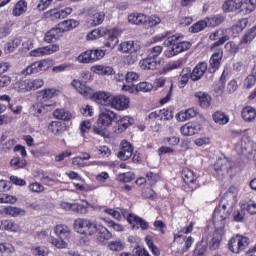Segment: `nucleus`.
I'll list each match as a JSON object with an SVG mask.
<instances>
[{"label":"nucleus","instance_id":"1","mask_svg":"<svg viewBox=\"0 0 256 256\" xmlns=\"http://www.w3.org/2000/svg\"><path fill=\"white\" fill-rule=\"evenodd\" d=\"M184 37L185 36H183V34H174L167 37L164 41V45L172 47L164 51L165 57L169 59L171 57H175V55H179V53H183L188 51V49H191V42L183 40Z\"/></svg>","mask_w":256,"mask_h":256},{"label":"nucleus","instance_id":"2","mask_svg":"<svg viewBox=\"0 0 256 256\" xmlns=\"http://www.w3.org/2000/svg\"><path fill=\"white\" fill-rule=\"evenodd\" d=\"M235 203V195L232 192H227L221 199L218 207L215 208L213 213L214 223H224L233 209Z\"/></svg>","mask_w":256,"mask_h":256},{"label":"nucleus","instance_id":"3","mask_svg":"<svg viewBox=\"0 0 256 256\" xmlns=\"http://www.w3.org/2000/svg\"><path fill=\"white\" fill-rule=\"evenodd\" d=\"M229 39H231L230 36H223L210 47V51H213V54L209 61L208 73H215L217 69L221 67V61H223V48L221 47L225 45Z\"/></svg>","mask_w":256,"mask_h":256},{"label":"nucleus","instance_id":"4","mask_svg":"<svg viewBox=\"0 0 256 256\" xmlns=\"http://www.w3.org/2000/svg\"><path fill=\"white\" fill-rule=\"evenodd\" d=\"M116 119L117 113H115L113 110H102L98 116V126L94 127L93 129L95 135H99L100 137H107V129L113 125V121Z\"/></svg>","mask_w":256,"mask_h":256},{"label":"nucleus","instance_id":"5","mask_svg":"<svg viewBox=\"0 0 256 256\" xmlns=\"http://www.w3.org/2000/svg\"><path fill=\"white\" fill-rule=\"evenodd\" d=\"M54 233L59 239L52 237L50 243L57 247V249H67V239L71 237V229L65 224H58L54 227Z\"/></svg>","mask_w":256,"mask_h":256},{"label":"nucleus","instance_id":"6","mask_svg":"<svg viewBox=\"0 0 256 256\" xmlns=\"http://www.w3.org/2000/svg\"><path fill=\"white\" fill-rule=\"evenodd\" d=\"M53 63L54 61L51 58H46L33 62L28 65L24 70H22L21 74L24 75V77H27L28 75H37V73H41L43 71L51 69V67H53Z\"/></svg>","mask_w":256,"mask_h":256},{"label":"nucleus","instance_id":"7","mask_svg":"<svg viewBox=\"0 0 256 256\" xmlns=\"http://www.w3.org/2000/svg\"><path fill=\"white\" fill-rule=\"evenodd\" d=\"M74 229L80 235H95L97 234V223L89 219L78 218L74 222Z\"/></svg>","mask_w":256,"mask_h":256},{"label":"nucleus","instance_id":"8","mask_svg":"<svg viewBox=\"0 0 256 256\" xmlns=\"http://www.w3.org/2000/svg\"><path fill=\"white\" fill-rule=\"evenodd\" d=\"M249 247V238L241 235H235L228 241V249L231 253L239 255Z\"/></svg>","mask_w":256,"mask_h":256},{"label":"nucleus","instance_id":"9","mask_svg":"<svg viewBox=\"0 0 256 256\" xmlns=\"http://www.w3.org/2000/svg\"><path fill=\"white\" fill-rule=\"evenodd\" d=\"M130 103L131 99L129 97L125 95H114L110 107L116 111H127V109H129Z\"/></svg>","mask_w":256,"mask_h":256},{"label":"nucleus","instance_id":"10","mask_svg":"<svg viewBox=\"0 0 256 256\" xmlns=\"http://www.w3.org/2000/svg\"><path fill=\"white\" fill-rule=\"evenodd\" d=\"M59 49V44H50L48 46L32 50L30 52V57H47L49 55H53V53H57Z\"/></svg>","mask_w":256,"mask_h":256},{"label":"nucleus","instance_id":"11","mask_svg":"<svg viewBox=\"0 0 256 256\" xmlns=\"http://www.w3.org/2000/svg\"><path fill=\"white\" fill-rule=\"evenodd\" d=\"M202 129L203 126L199 122H188L180 128V131L184 137H193Z\"/></svg>","mask_w":256,"mask_h":256},{"label":"nucleus","instance_id":"12","mask_svg":"<svg viewBox=\"0 0 256 256\" xmlns=\"http://www.w3.org/2000/svg\"><path fill=\"white\" fill-rule=\"evenodd\" d=\"M113 94L105 91H98L93 94V99L99 105H104V107H111L113 102Z\"/></svg>","mask_w":256,"mask_h":256},{"label":"nucleus","instance_id":"13","mask_svg":"<svg viewBox=\"0 0 256 256\" xmlns=\"http://www.w3.org/2000/svg\"><path fill=\"white\" fill-rule=\"evenodd\" d=\"M139 67L142 68L144 71H155L159 69V67H161V61L147 56L146 58L140 60Z\"/></svg>","mask_w":256,"mask_h":256},{"label":"nucleus","instance_id":"14","mask_svg":"<svg viewBox=\"0 0 256 256\" xmlns=\"http://www.w3.org/2000/svg\"><path fill=\"white\" fill-rule=\"evenodd\" d=\"M243 0H225L222 4V10L225 13H241Z\"/></svg>","mask_w":256,"mask_h":256},{"label":"nucleus","instance_id":"15","mask_svg":"<svg viewBox=\"0 0 256 256\" xmlns=\"http://www.w3.org/2000/svg\"><path fill=\"white\" fill-rule=\"evenodd\" d=\"M127 221L132 225L133 229H141L142 231L149 229V222L135 214H130Z\"/></svg>","mask_w":256,"mask_h":256},{"label":"nucleus","instance_id":"16","mask_svg":"<svg viewBox=\"0 0 256 256\" xmlns=\"http://www.w3.org/2000/svg\"><path fill=\"white\" fill-rule=\"evenodd\" d=\"M122 147L118 152V159L121 161H127L133 156V146L127 140H123L121 143Z\"/></svg>","mask_w":256,"mask_h":256},{"label":"nucleus","instance_id":"17","mask_svg":"<svg viewBox=\"0 0 256 256\" xmlns=\"http://www.w3.org/2000/svg\"><path fill=\"white\" fill-rule=\"evenodd\" d=\"M223 235H225V230L223 228H218L213 232L212 239L210 241L211 251H217L221 247V242L223 241Z\"/></svg>","mask_w":256,"mask_h":256},{"label":"nucleus","instance_id":"18","mask_svg":"<svg viewBox=\"0 0 256 256\" xmlns=\"http://www.w3.org/2000/svg\"><path fill=\"white\" fill-rule=\"evenodd\" d=\"M71 85L74 89L77 90L80 95L83 97H91L93 95V89L89 86H86L81 80L74 79L71 82Z\"/></svg>","mask_w":256,"mask_h":256},{"label":"nucleus","instance_id":"19","mask_svg":"<svg viewBox=\"0 0 256 256\" xmlns=\"http://www.w3.org/2000/svg\"><path fill=\"white\" fill-rule=\"evenodd\" d=\"M207 70L209 71L207 62L198 63L191 72V80L199 81V79H201V77H203V75H205Z\"/></svg>","mask_w":256,"mask_h":256},{"label":"nucleus","instance_id":"20","mask_svg":"<svg viewBox=\"0 0 256 256\" xmlns=\"http://www.w3.org/2000/svg\"><path fill=\"white\" fill-rule=\"evenodd\" d=\"M92 73H95L96 75L109 76L115 74V69L111 66H105V65H94L91 67Z\"/></svg>","mask_w":256,"mask_h":256},{"label":"nucleus","instance_id":"21","mask_svg":"<svg viewBox=\"0 0 256 256\" xmlns=\"http://www.w3.org/2000/svg\"><path fill=\"white\" fill-rule=\"evenodd\" d=\"M73 13V9L70 7L64 9H53L48 12V15L52 17V19H65L68 15Z\"/></svg>","mask_w":256,"mask_h":256},{"label":"nucleus","instance_id":"22","mask_svg":"<svg viewBox=\"0 0 256 256\" xmlns=\"http://www.w3.org/2000/svg\"><path fill=\"white\" fill-rule=\"evenodd\" d=\"M79 25V21L77 20H64L58 24V29L59 33H65L67 31H71V29H75Z\"/></svg>","mask_w":256,"mask_h":256},{"label":"nucleus","instance_id":"23","mask_svg":"<svg viewBox=\"0 0 256 256\" xmlns=\"http://www.w3.org/2000/svg\"><path fill=\"white\" fill-rule=\"evenodd\" d=\"M96 233L99 241H109L111 237H113V234L103 225L96 224Z\"/></svg>","mask_w":256,"mask_h":256},{"label":"nucleus","instance_id":"24","mask_svg":"<svg viewBox=\"0 0 256 256\" xmlns=\"http://www.w3.org/2000/svg\"><path fill=\"white\" fill-rule=\"evenodd\" d=\"M52 107L51 104H43L41 102L35 103L31 108L30 112L35 117H39V115H45L47 113V108Z\"/></svg>","mask_w":256,"mask_h":256},{"label":"nucleus","instance_id":"25","mask_svg":"<svg viewBox=\"0 0 256 256\" xmlns=\"http://www.w3.org/2000/svg\"><path fill=\"white\" fill-rule=\"evenodd\" d=\"M3 213H5V215H9L10 217H23L27 212L23 208L6 206L3 209Z\"/></svg>","mask_w":256,"mask_h":256},{"label":"nucleus","instance_id":"26","mask_svg":"<svg viewBox=\"0 0 256 256\" xmlns=\"http://www.w3.org/2000/svg\"><path fill=\"white\" fill-rule=\"evenodd\" d=\"M256 37V24L248 29L240 40V45H249Z\"/></svg>","mask_w":256,"mask_h":256},{"label":"nucleus","instance_id":"27","mask_svg":"<svg viewBox=\"0 0 256 256\" xmlns=\"http://www.w3.org/2000/svg\"><path fill=\"white\" fill-rule=\"evenodd\" d=\"M256 118V110L251 106H246L242 109V119L246 121V123H251L255 121Z\"/></svg>","mask_w":256,"mask_h":256},{"label":"nucleus","instance_id":"28","mask_svg":"<svg viewBox=\"0 0 256 256\" xmlns=\"http://www.w3.org/2000/svg\"><path fill=\"white\" fill-rule=\"evenodd\" d=\"M128 21L133 25H143L147 23V15L143 13H133L128 16Z\"/></svg>","mask_w":256,"mask_h":256},{"label":"nucleus","instance_id":"29","mask_svg":"<svg viewBox=\"0 0 256 256\" xmlns=\"http://www.w3.org/2000/svg\"><path fill=\"white\" fill-rule=\"evenodd\" d=\"M256 9V0H242L241 13L243 15H250Z\"/></svg>","mask_w":256,"mask_h":256},{"label":"nucleus","instance_id":"30","mask_svg":"<svg viewBox=\"0 0 256 256\" xmlns=\"http://www.w3.org/2000/svg\"><path fill=\"white\" fill-rule=\"evenodd\" d=\"M0 231H13L14 233L19 231V224L13 220L0 221Z\"/></svg>","mask_w":256,"mask_h":256},{"label":"nucleus","instance_id":"31","mask_svg":"<svg viewBox=\"0 0 256 256\" xmlns=\"http://www.w3.org/2000/svg\"><path fill=\"white\" fill-rule=\"evenodd\" d=\"M108 32H109V30L107 28L100 27V28L92 30L87 35V39L89 41H95V39H100V37H105V35H107Z\"/></svg>","mask_w":256,"mask_h":256},{"label":"nucleus","instance_id":"32","mask_svg":"<svg viewBox=\"0 0 256 256\" xmlns=\"http://www.w3.org/2000/svg\"><path fill=\"white\" fill-rule=\"evenodd\" d=\"M212 119L218 125H227L229 123V115L223 111H216L212 115Z\"/></svg>","mask_w":256,"mask_h":256},{"label":"nucleus","instance_id":"33","mask_svg":"<svg viewBox=\"0 0 256 256\" xmlns=\"http://www.w3.org/2000/svg\"><path fill=\"white\" fill-rule=\"evenodd\" d=\"M196 99H198L200 106L203 109H207V107H209V105H211V96H209L207 93L205 92H197L195 94Z\"/></svg>","mask_w":256,"mask_h":256},{"label":"nucleus","instance_id":"34","mask_svg":"<svg viewBox=\"0 0 256 256\" xmlns=\"http://www.w3.org/2000/svg\"><path fill=\"white\" fill-rule=\"evenodd\" d=\"M25 11H27V1L20 0L16 3L14 9L12 10V15H14V17H21Z\"/></svg>","mask_w":256,"mask_h":256},{"label":"nucleus","instance_id":"35","mask_svg":"<svg viewBox=\"0 0 256 256\" xmlns=\"http://www.w3.org/2000/svg\"><path fill=\"white\" fill-rule=\"evenodd\" d=\"M182 179L186 185H193L197 180L195 179V174L189 168H184L182 170Z\"/></svg>","mask_w":256,"mask_h":256},{"label":"nucleus","instance_id":"36","mask_svg":"<svg viewBox=\"0 0 256 256\" xmlns=\"http://www.w3.org/2000/svg\"><path fill=\"white\" fill-rule=\"evenodd\" d=\"M118 51L121 53H135V42L130 40L120 43Z\"/></svg>","mask_w":256,"mask_h":256},{"label":"nucleus","instance_id":"37","mask_svg":"<svg viewBox=\"0 0 256 256\" xmlns=\"http://www.w3.org/2000/svg\"><path fill=\"white\" fill-rule=\"evenodd\" d=\"M191 79V70L189 68H184L178 77V83L181 87H185Z\"/></svg>","mask_w":256,"mask_h":256},{"label":"nucleus","instance_id":"38","mask_svg":"<svg viewBox=\"0 0 256 256\" xmlns=\"http://www.w3.org/2000/svg\"><path fill=\"white\" fill-rule=\"evenodd\" d=\"M53 115L56 119H60L62 121H71V117H73L71 112H69L65 109H56L53 112Z\"/></svg>","mask_w":256,"mask_h":256},{"label":"nucleus","instance_id":"39","mask_svg":"<svg viewBox=\"0 0 256 256\" xmlns=\"http://www.w3.org/2000/svg\"><path fill=\"white\" fill-rule=\"evenodd\" d=\"M105 21V12H95L92 16H90L89 23L96 27V25H101Z\"/></svg>","mask_w":256,"mask_h":256},{"label":"nucleus","instance_id":"40","mask_svg":"<svg viewBox=\"0 0 256 256\" xmlns=\"http://www.w3.org/2000/svg\"><path fill=\"white\" fill-rule=\"evenodd\" d=\"M225 21V17L222 15H214L209 18H206V23L208 27H218V25H221Z\"/></svg>","mask_w":256,"mask_h":256},{"label":"nucleus","instance_id":"41","mask_svg":"<svg viewBox=\"0 0 256 256\" xmlns=\"http://www.w3.org/2000/svg\"><path fill=\"white\" fill-rule=\"evenodd\" d=\"M14 89L19 93H27V91H30L29 79L17 81L14 84Z\"/></svg>","mask_w":256,"mask_h":256},{"label":"nucleus","instance_id":"42","mask_svg":"<svg viewBox=\"0 0 256 256\" xmlns=\"http://www.w3.org/2000/svg\"><path fill=\"white\" fill-rule=\"evenodd\" d=\"M161 53H163V46L160 45L151 47L146 51L147 57L156 59V61L159 59V55H161Z\"/></svg>","mask_w":256,"mask_h":256},{"label":"nucleus","instance_id":"43","mask_svg":"<svg viewBox=\"0 0 256 256\" xmlns=\"http://www.w3.org/2000/svg\"><path fill=\"white\" fill-rule=\"evenodd\" d=\"M36 177H38L39 181L44 183V185H53L56 183L55 178L49 176L47 172H39Z\"/></svg>","mask_w":256,"mask_h":256},{"label":"nucleus","instance_id":"44","mask_svg":"<svg viewBox=\"0 0 256 256\" xmlns=\"http://www.w3.org/2000/svg\"><path fill=\"white\" fill-rule=\"evenodd\" d=\"M116 120L118 121V125L121 131H125V129L133 125V118L129 116H123L120 120L119 119H116Z\"/></svg>","mask_w":256,"mask_h":256},{"label":"nucleus","instance_id":"45","mask_svg":"<svg viewBox=\"0 0 256 256\" xmlns=\"http://www.w3.org/2000/svg\"><path fill=\"white\" fill-rule=\"evenodd\" d=\"M0 253H2V255H11L15 253V246L7 242L0 243Z\"/></svg>","mask_w":256,"mask_h":256},{"label":"nucleus","instance_id":"46","mask_svg":"<svg viewBox=\"0 0 256 256\" xmlns=\"http://www.w3.org/2000/svg\"><path fill=\"white\" fill-rule=\"evenodd\" d=\"M90 51V57L92 59V63H95L96 61H101L103 57H105V51L101 49H91Z\"/></svg>","mask_w":256,"mask_h":256},{"label":"nucleus","instance_id":"47","mask_svg":"<svg viewBox=\"0 0 256 256\" xmlns=\"http://www.w3.org/2000/svg\"><path fill=\"white\" fill-rule=\"evenodd\" d=\"M117 43H119V38L113 33H108V37L104 44L105 47H109V49H115Z\"/></svg>","mask_w":256,"mask_h":256},{"label":"nucleus","instance_id":"48","mask_svg":"<svg viewBox=\"0 0 256 256\" xmlns=\"http://www.w3.org/2000/svg\"><path fill=\"white\" fill-rule=\"evenodd\" d=\"M28 83H29L30 91H36V89H41V87L45 85V81H43V79L41 78L28 79Z\"/></svg>","mask_w":256,"mask_h":256},{"label":"nucleus","instance_id":"49","mask_svg":"<svg viewBox=\"0 0 256 256\" xmlns=\"http://www.w3.org/2000/svg\"><path fill=\"white\" fill-rule=\"evenodd\" d=\"M207 27V20H200L191 26L190 31L192 33H200V31H203Z\"/></svg>","mask_w":256,"mask_h":256},{"label":"nucleus","instance_id":"50","mask_svg":"<svg viewBox=\"0 0 256 256\" xmlns=\"http://www.w3.org/2000/svg\"><path fill=\"white\" fill-rule=\"evenodd\" d=\"M10 165L14 169H23V167H26L27 161L25 159H21L19 157H15L10 161Z\"/></svg>","mask_w":256,"mask_h":256},{"label":"nucleus","instance_id":"51","mask_svg":"<svg viewBox=\"0 0 256 256\" xmlns=\"http://www.w3.org/2000/svg\"><path fill=\"white\" fill-rule=\"evenodd\" d=\"M77 61H79L80 63H83V64L93 63V61L91 59L90 50H86V51L80 53L77 57Z\"/></svg>","mask_w":256,"mask_h":256},{"label":"nucleus","instance_id":"52","mask_svg":"<svg viewBox=\"0 0 256 256\" xmlns=\"http://www.w3.org/2000/svg\"><path fill=\"white\" fill-rule=\"evenodd\" d=\"M135 179V173L126 172L118 175V181L121 183H131Z\"/></svg>","mask_w":256,"mask_h":256},{"label":"nucleus","instance_id":"53","mask_svg":"<svg viewBox=\"0 0 256 256\" xmlns=\"http://www.w3.org/2000/svg\"><path fill=\"white\" fill-rule=\"evenodd\" d=\"M226 33L227 29H217L209 35V39L210 41H217V39H221V37H229Z\"/></svg>","mask_w":256,"mask_h":256},{"label":"nucleus","instance_id":"54","mask_svg":"<svg viewBox=\"0 0 256 256\" xmlns=\"http://www.w3.org/2000/svg\"><path fill=\"white\" fill-rule=\"evenodd\" d=\"M224 49L231 55H236L239 51V44H236L235 41H229L225 44Z\"/></svg>","mask_w":256,"mask_h":256},{"label":"nucleus","instance_id":"55","mask_svg":"<svg viewBox=\"0 0 256 256\" xmlns=\"http://www.w3.org/2000/svg\"><path fill=\"white\" fill-rule=\"evenodd\" d=\"M196 116H197V110H195V108H190V109L186 110L185 112L179 113V117L184 119V121H187V119H191Z\"/></svg>","mask_w":256,"mask_h":256},{"label":"nucleus","instance_id":"56","mask_svg":"<svg viewBox=\"0 0 256 256\" xmlns=\"http://www.w3.org/2000/svg\"><path fill=\"white\" fill-rule=\"evenodd\" d=\"M56 93H57V90H55L54 88H48V89L42 90L40 92V95L44 100H49V99H53Z\"/></svg>","mask_w":256,"mask_h":256},{"label":"nucleus","instance_id":"57","mask_svg":"<svg viewBox=\"0 0 256 256\" xmlns=\"http://www.w3.org/2000/svg\"><path fill=\"white\" fill-rule=\"evenodd\" d=\"M61 122L59 121H53L48 126V131H51L54 135H59L61 133Z\"/></svg>","mask_w":256,"mask_h":256},{"label":"nucleus","instance_id":"58","mask_svg":"<svg viewBox=\"0 0 256 256\" xmlns=\"http://www.w3.org/2000/svg\"><path fill=\"white\" fill-rule=\"evenodd\" d=\"M0 203H10L13 205L14 203H17V197L5 193H0Z\"/></svg>","mask_w":256,"mask_h":256},{"label":"nucleus","instance_id":"59","mask_svg":"<svg viewBox=\"0 0 256 256\" xmlns=\"http://www.w3.org/2000/svg\"><path fill=\"white\" fill-rule=\"evenodd\" d=\"M57 33H59V29L57 28H53L50 31H48L44 37V41H46V43H51V41H53V39H57V37H59V35H57Z\"/></svg>","mask_w":256,"mask_h":256},{"label":"nucleus","instance_id":"60","mask_svg":"<svg viewBox=\"0 0 256 256\" xmlns=\"http://www.w3.org/2000/svg\"><path fill=\"white\" fill-rule=\"evenodd\" d=\"M72 207H73V211H75V213H78L79 215H87L89 211L87 209V206L79 203H74Z\"/></svg>","mask_w":256,"mask_h":256},{"label":"nucleus","instance_id":"61","mask_svg":"<svg viewBox=\"0 0 256 256\" xmlns=\"http://www.w3.org/2000/svg\"><path fill=\"white\" fill-rule=\"evenodd\" d=\"M151 89H153V85H151L149 82H140L136 86V91H142L143 93H149Z\"/></svg>","mask_w":256,"mask_h":256},{"label":"nucleus","instance_id":"62","mask_svg":"<svg viewBox=\"0 0 256 256\" xmlns=\"http://www.w3.org/2000/svg\"><path fill=\"white\" fill-rule=\"evenodd\" d=\"M242 209H246L247 213L250 215H256V202L253 200H249Z\"/></svg>","mask_w":256,"mask_h":256},{"label":"nucleus","instance_id":"63","mask_svg":"<svg viewBox=\"0 0 256 256\" xmlns=\"http://www.w3.org/2000/svg\"><path fill=\"white\" fill-rule=\"evenodd\" d=\"M110 251H123L125 246L121 241H112L108 244Z\"/></svg>","mask_w":256,"mask_h":256},{"label":"nucleus","instance_id":"64","mask_svg":"<svg viewBox=\"0 0 256 256\" xmlns=\"http://www.w3.org/2000/svg\"><path fill=\"white\" fill-rule=\"evenodd\" d=\"M96 151H98V155L102 157H110L111 149L108 146H98L96 147Z\"/></svg>","mask_w":256,"mask_h":256}]
</instances>
